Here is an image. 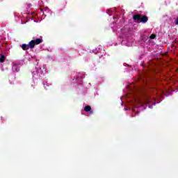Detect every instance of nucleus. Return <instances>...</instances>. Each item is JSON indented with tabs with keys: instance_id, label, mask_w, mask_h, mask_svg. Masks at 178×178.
<instances>
[{
	"instance_id": "nucleus-5",
	"label": "nucleus",
	"mask_w": 178,
	"mask_h": 178,
	"mask_svg": "<svg viewBox=\"0 0 178 178\" xmlns=\"http://www.w3.org/2000/svg\"><path fill=\"white\" fill-rule=\"evenodd\" d=\"M3 62H5V56L1 54L0 56V63H3Z\"/></svg>"
},
{
	"instance_id": "nucleus-4",
	"label": "nucleus",
	"mask_w": 178,
	"mask_h": 178,
	"mask_svg": "<svg viewBox=\"0 0 178 178\" xmlns=\"http://www.w3.org/2000/svg\"><path fill=\"white\" fill-rule=\"evenodd\" d=\"M84 111L86 112H90L91 111V106H85Z\"/></svg>"
},
{
	"instance_id": "nucleus-7",
	"label": "nucleus",
	"mask_w": 178,
	"mask_h": 178,
	"mask_svg": "<svg viewBox=\"0 0 178 178\" xmlns=\"http://www.w3.org/2000/svg\"><path fill=\"white\" fill-rule=\"evenodd\" d=\"M175 23L177 26H178V17L175 19Z\"/></svg>"
},
{
	"instance_id": "nucleus-8",
	"label": "nucleus",
	"mask_w": 178,
	"mask_h": 178,
	"mask_svg": "<svg viewBox=\"0 0 178 178\" xmlns=\"http://www.w3.org/2000/svg\"><path fill=\"white\" fill-rule=\"evenodd\" d=\"M13 67V69H15V70L16 72H18V70H17V65H14Z\"/></svg>"
},
{
	"instance_id": "nucleus-3",
	"label": "nucleus",
	"mask_w": 178,
	"mask_h": 178,
	"mask_svg": "<svg viewBox=\"0 0 178 178\" xmlns=\"http://www.w3.org/2000/svg\"><path fill=\"white\" fill-rule=\"evenodd\" d=\"M22 49H23V51H27L28 49H30V48H31V46H30V42L29 44H23L21 46Z\"/></svg>"
},
{
	"instance_id": "nucleus-6",
	"label": "nucleus",
	"mask_w": 178,
	"mask_h": 178,
	"mask_svg": "<svg viewBox=\"0 0 178 178\" xmlns=\"http://www.w3.org/2000/svg\"><path fill=\"white\" fill-rule=\"evenodd\" d=\"M155 37H156V35L152 34V35H150L149 38H150L151 40H154Z\"/></svg>"
},
{
	"instance_id": "nucleus-1",
	"label": "nucleus",
	"mask_w": 178,
	"mask_h": 178,
	"mask_svg": "<svg viewBox=\"0 0 178 178\" xmlns=\"http://www.w3.org/2000/svg\"><path fill=\"white\" fill-rule=\"evenodd\" d=\"M133 19L135 23H143L145 24L148 22V17L147 15H141V14H136L133 16Z\"/></svg>"
},
{
	"instance_id": "nucleus-2",
	"label": "nucleus",
	"mask_w": 178,
	"mask_h": 178,
	"mask_svg": "<svg viewBox=\"0 0 178 178\" xmlns=\"http://www.w3.org/2000/svg\"><path fill=\"white\" fill-rule=\"evenodd\" d=\"M30 42V47L31 49H33L35 45H38L42 42V39L41 38H37L35 40H32Z\"/></svg>"
}]
</instances>
